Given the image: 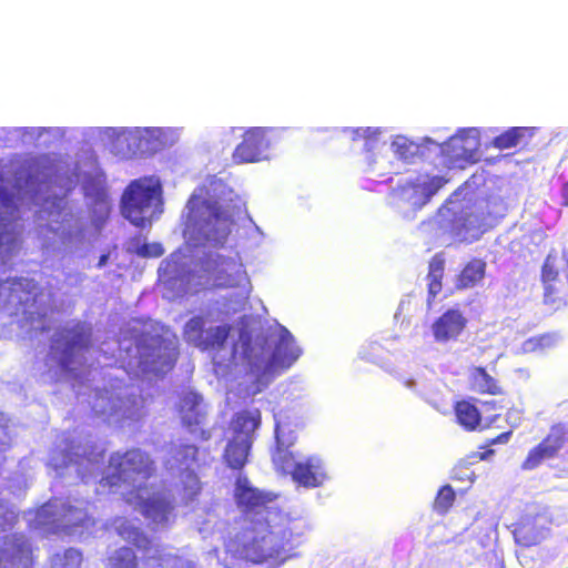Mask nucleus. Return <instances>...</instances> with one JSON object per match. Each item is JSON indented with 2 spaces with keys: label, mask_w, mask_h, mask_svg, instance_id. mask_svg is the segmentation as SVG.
Returning <instances> with one entry per match:
<instances>
[{
  "label": "nucleus",
  "mask_w": 568,
  "mask_h": 568,
  "mask_svg": "<svg viewBox=\"0 0 568 568\" xmlns=\"http://www.w3.org/2000/svg\"><path fill=\"white\" fill-rule=\"evenodd\" d=\"M301 354L302 351L296 345L294 336L284 326L280 328L278 338L267 361L268 342L266 336L257 337L254 345L250 338L243 342L242 356L251 373L272 374L278 369L285 371L298 359Z\"/></svg>",
  "instance_id": "1"
},
{
  "label": "nucleus",
  "mask_w": 568,
  "mask_h": 568,
  "mask_svg": "<svg viewBox=\"0 0 568 568\" xmlns=\"http://www.w3.org/2000/svg\"><path fill=\"white\" fill-rule=\"evenodd\" d=\"M161 186L149 179L132 181L125 189L121 210L133 225L145 227L161 213Z\"/></svg>",
  "instance_id": "2"
},
{
  "label": "nucleus",
  "mask_w": 568,
  "mask_h": 568,
  "mask_svg": "<svg viewBox=\"0 0 568 568\" xmlns=\"http://www.w3.org/2000/svg\"><path fill=\"white\" fill-rule=\"evenodd\" d=\"M187 207L189 219L205 240L222 245L231 233L232 219L220 203L192 194Z\"/></svg>",
  "instance_id": "3"
},
{
  "label": "nucleus",
  "mask_w": 568,
  "mask_h": 568,
  "mask_svg": "<svg viewBox=\"0 0 568 568\" xmlns=\"http://www.w3.org/2000/svg\"><path fill=\"white\" fill-rule=\"evenodd\" d=\"M92 344V329L83 322L61 327L53 339L52 349L60 353V366L68 371L74 357L88 351Z\"/></svg>",
  "instance_id": "4"
},
{
  "label": "nucleus",
  "mask_w": 568,
  "mask_h": 568,
  "mask_svg": "<svg viewBox=\"0 0 568 568\" xmlns=\"http://www.w3.org/2000/svg\"><path fill=\"white\" fill-rule=\"evenodd\" d=\"M204 271L207 281L216 288L241 287L248 283L245 266L239 254L234 256H209L205 260Z\"/></svg>",
  "instance_id": "5"
},
{
  "label": "nucleus",
  "mask_w": 568,
  "mask_h": 568,
  "mask_svg": "<svg viewBox=\"0 0 568 568\" xmlns=\"http://www.w3.org/2000/svg\"><path fill=\"white\" fill-rule=\"evenodd\" d=\"M268 131L270 129L261 126L246 129L242 135V141L232 153L233 163H254L263 160L266 150L270 148Z\"/></svg>",
  "instance_id": "6"
},
{
  "label": "nucleus",
  "mask_w": 568,
  "mask_h": 568,
  "mask_svg": "<svg viewBox=\"0 0 568 568\" xmlns=\"http://www.w3.org/2000/svg\"><path fill=\"white\" fill-rule=\"evenodd\" d=\"M83 508L72 506L61 498H51L38 511L40 523L55 528L78 525L82 519Z\"/></svg>",
  "instance_id": "7"
},
{
  "label": "nucleus",
  "mask_w": 568,
  "mask_h": 568,
  "mask_svg": "<svg viewBox=\"0 0 568 568\" xmlns=\"http://www.w3.org/2000/svg\"><path fill=\"white\" fill-rule=\"evenodd\" d=\"M33 564V550L23 535H12L3 539L0 568H32Z\"/></svg>",
  "instance_id": "8"
},
{
  "label": "nucleus",
  "mask_w": 568,
  "mask_h": 568,
  "mask_svg": "<svg viewBox=\"0 0 568 568\" xmlns=\"http://www.w3.org/2000/svg\"><path fill=\"white\" fill-rule=\"evenodd\" d=\"M549 520L540 514L524 515L513 525L515 542L523 548L539 545L548 532Z\"/></svg>",
  "instance_id": "9"
},
{
  "label": "nucleus",
  "mask_w": 568,
  "mask_h": 568,
  "mask_svg": "<svg viewBox=\"0 0 568 568\" xmlns=\"http://www.w3.org/2000/svg\"><path fill=\"white\" fill-rule=\"evenodd\" d=\"M42 293V287L30 278H13L0 285V297H6V302L14 306L34 304Z\"/></svg>",
  "instance_id": "10"
},
{
  "label": "nucleus",
  "mask_w": 568,
  "mask_h": 568,
  "mask_svg": "<svg viewBox=\"0 0 568 568\" xmlns=\"http://www.w3.org/2000/svg\"><path fill=\"white\" fill-rule=\"evenodd\" d=\"M234 497L243 514L250 515L266 509L268 504L278 498V495L258 490L250 486L247 479H237Z\"/></svg>",
  "instance_id": "11"
},
{
  "label": "nucleus",
  "mask_w": 568,
  "mask_h": 568,
  "mask_svg": "<svg viewBox=\"0 0 568 568\" xmlns=\"http://www.w3.org/2000/svg\"><path fill=\"white\" fill-rule=\"evenodd\" d=\"M446 182L447 180L443 176L418 174L414 180H407L403 184H399L398 189L403 194H408L416 204L425 205Z\"/></svg>",
  "instance_id": "12"
},
{
  "label": "nucleus",
  "mask_w": 568,
  "mask_h": 568,
  "mask_svg": "<svg viewBox=\"0 0 568 568\" xmlns=\"http://www.w3.org/2000/svg\"><path fill=\"white\" fill-rule=\"evenodd\" d=\"M467 318L458 308H449L432 324L434 339L437 343L456 341L467 326Z\"/></svg>",
  "instance_id": "13"
},
{
  "label": "nucleus",
  "mask_w": 568,
  "mask_h": 568,
  "mask_svg": "<svg viewBox=\"0 0 568 568\" xmlns=\"http://www.w3.org/2000/svg\"><path fill=\"white\" fill-rule=\"evenodd\" d=\"M469 134V129H463L450 136L440 146L443 155L452 162L470 161L477 151L478 141Z\"/></svg>",
  "instance_id": "14"
},
{
  "label": "nucleus",
  "mask_w": 568,
  "mask_h": 568,
  "mask_svg": "<svg viewBox=\"0 0 568 568\" xmlns=\"http://www.w3.org/2000/svg\"><path fill=\"white\" fill-rule=\"evenodd\" d=\"M556 257L548 254L541 266V283L544 285V303L554 308L565 304L564 295L557 288L559 282V271L556 266Z\"/></svg>",
  "instance_id": "15"
},
{
  "label": "nucleus",
  "mask_w": 568,
  "mask_h": 568,
  "mask_svg": "<svg viewBox=\"0 0 568 568\" xmlns=\"http://www.w3.org/2000/svg\"><path fill=\"white\" fill-rule=\"evenodd\" d=\"M565 442V428L559 425L552 426L548 435L529 452L526 462H541L544 459L554 458L561 449Z\"/></svg>",
  "instance_id": "16"
},
{
  "label": "nucleus",
  "mask_w": 568,
  "mask_h": 568,
  "mask_svg": "<svg viewBox=\"0 0 568 568\" xmlns=\"http://www.w3.org/2000/svg\"><path fill=\"white\" fill-rule=\"evenodd\" d=\"M149 351L142 359V364L149 371L160 374L170 371L174 366L176 354L164 341L158 339L154 345L149 347Z\"/></svg>",
  "instance_id": "17"
},
{
  "label": "nucleus",
  "mask_w": 568,
  "mask_h": 568,
  "mask_svg": "<svg viewBox=\"0 0 568 568\" xmlns=\"http://www.w3.org/2000/svg\"><path fill=\"white\" fill-rule=\"evenodd\" d=\"M453 412L456 423L466 432L481 428L483 416L475 399H459L454 403Z\"/></svg>",
  "instance_id": "18"
},
{
  "label": "nucleus",
  "mask_w": 568,
  "mask_h": 568,
  "mask_svg": "<svg viewBox=\"0 0 568 568\" xmlns=\"http://www.w3.org/2000/svg\"><path fill=\"white\" fill-rule=\"evenodd\" d=\"M469 385L471 390L480 395L498 396L504 394L499 381L483 366H475L470 369Z\"/></svg>",
  "instance_id": "19"
},
{
  "label": "nucleus",
  "mask_w": 568,
  "mask_h": 568,
  "mask_svg": "<svg viewBox=\"0 0 568 568\" xmlns=\"http://www.w3.org/2000/svg\"><path fill=\"white\" fill-rule=\"evenodd\" d=\"M445 258L442 253L435 254L428 264L427 306L430 307L443 288Z\"/></svg>",
  "instance_id": "20"
},
{
  "label": "nucleus",
  "mask_w": 568,
  "mask_h": 568,
  "mask_svg": "<svg viewBox=\"0 0 568 568\" xmlns=\"http://www.w3.org/2000/svg\"><path fill=\"white\" fill-rule=\"evenodd\" d=\"M486 268L487 264L483 258H471L457 275L456 287L458 290L475 287L484 280Z\"/></svg>",
  "instance_id": "21"
},
{
  "label": "nucleus",
  "mask_w": 568,
  "mask_h": 568,
  "mask_svg": "<svg viewBox=\"0 0 568 568\" xmlns=\"http://www.w3.org/2000/svg\"><path fill=\"white\" fill-rule=\"evenodd\" d=\"M261 424V412L258 409H244L237 412L231 422L234 436H246L252 438L253 433Z\"/></svg>",
  "instance_id": "22"
},
{
  "label": "nucleus",
  "mask_w": 568,
  "mask_h": 568,
  "mask_svg": "<svg viewBox=\"0 0 568 568\" xmlns=\"http://www.w3.org/2000/svg\"><path fill=\"white\" fill-rule=\"evenodd\" d=\"M390 146L395 156L405 163H414L425 154L424 145L403 135L395 136Z\"/></svg>",
  "instance_id": "23"
},
{
  "label": "nucleus",
  "mask_w": 568,
  "mask_h": 568,
  "mask_svg": "<svg viewBox=\"0 0 568 568\" xmlns=\"http://www.w3.org/2000/svg\"><path fill=\"white\" fill-rule=\"evenodd\" d=\"M144 516L154 521H165L173 510V503L163 495L156 494L141 503Z\"/></svg>",
  "instance_id": "24"
},
{
  "label": "nucleus",
  "mask_w": 568,
  "mask_h": 568,
  "mask_svg": "<svg viewBox=\"0 0 568 568\" xmlns=\"http://www.w3.org/2000/svg\"><path fill=\"white\" fill-rule=\"evenodd\" d=\"M252 448V438L246 436H232L224 453V462H247Z\"/></svg>",
  "instance_id": "25"
},
{
  "label": "nucleus",
  "mask_w": 568,
  "mask_h": 568,
  "mask_svg": "<svg viewBox=\"0 0 568 568\" xmlns=\"http://www.w3.org/2000/svg\"><path fill=\"white\" fill-rule=\"evenodd\" d=\"M526 136H532V129L526 126H513L495 136L493 145L499 150L515 148Z\"/></svg>",
  "instance_id": "26"
},
{
  "label": "nucleus",
  "mask_w": 568,
  "mask_h": 568,
  "mask_svg": "<svg viewBox=\"0 0 568 568\" xmlns=\"http://www.w3.org/2000/svg\"><path fill=\"white\" fill-rule=\"evenodd\" d=\"M292 470L293 479L304 487H317L322 484L324 475L320 473L314 464H294Z\"/></svg>",
  "instance_id": "27"
},
{
  "label": "nucleus",
  "mask_w": 568,
  "mask_h": 568,
  "mask_svg": "<svg viewBox=\"0 0 568 568\" xmlns=\"http://www.w3.org/2000/svg\"><path fill=\"white\" fill-rule=\"evenodd\" d=\"M108 568H140V561L131 547H120L108 557Z\"/></svg>",
  "instance_id": "28"
},
{
  "label": "nucleus",
  "mask_w": 568,
  "mask_h": 568,
  "mask_svg": "<svg viewBox=\"0 0 568 568\" xmlns=\"http://www.w3.org/2000/svg\"><path fill=\"white\" fill-rule=\"evenodd\" d=\"M205 321L202 316H193L190 318L183 329L184 338L193 343L200 349L203 348L204 337H205Z\"/></svg>",
  "instance_id": "29"
},
{
  "label": "nucleus",
  "mask_w": 568,
  "mask_h": 568,
  "mask_svg": "<svg viewBox=\"0 0 568 568\" xmlns=\"http://www.w3.org/2000/svg\"><path fill=\"white\" fill-rule=\"evenodd\" d=\"M231 331L232 326L229 324L219 325L214 328L207 329L202 351L223 348Z\"/></svg>",
  "instance_id": "30"
},
{
  "label": "nucleus",
  "mask_w": 568,
  "mask_h": 568,
  "mask_svg": "<svg viewBox=\"0 0 568 568\" xmlns=\"http://www.w3.org/2000/svg\"><path fill=\"white\" fill-rule=\"evenodd\" d=\"M456 500V493L450 485L442 486L433 501V510L439 515H446Z\"/></svg>",
  "instance_id": "31"
},
{
  "label": "nucleus",
  "mask_w": 568,
  "mask_h": 568,
  "mask_svg": "<svg viewBox=\"0 0 568 568\" xmlns=\"http://www.w3.org/2000/svg\"><path fill=\"white\" fill-rule=\"evenodd\" d=\"M556 343L554 334L545 333L527 338L521 344L523 353H542L546 349L551 348Z\"/></svg>",
  "instance_id": "32"
},
{
  "label": "nucleus",
  "mask_w": 568,
  "mask_h": 568,
  "mask_svg": "<svg viewBox=\"0 0 568 568\" xmlns=\"http://www.w3.org/2000/svg\"><path fill=\"white\" fill-rule=\"evenodd\" d=\"M82 552L80 550L69 548L61 554H55L51 558V568H81Z\"/></svg>",
  "instance_id": "33"
},
{
  "label": "nucleus",
  "mask_w": 568,
  "mask_h": 568,
  "mask_svg": "<svg viewBox=\"0 0 568 568\" xmlns=\"http://www.w3.org/2000/svg\"><path fill=\"white\" fill-rule=\"evenodd\" d=\"M19 233L10 223H0V254H11L19 247Z\"/></svg>",
  "instance_id": "34"
},
{
  "label": "nucleus",
  "mask_w": 568,
  "mask_h": 568,
  "mask_svg": "<svg viewBox=\"0 0 568 568\" xmlns=\"http://www.w3.org/2000/svg\"><path fill=\"white\" fill-rule=\"evenodd\" d=\"M245 558L253 564H264L267 562L271 558L277 559L278 554L274 555L273 552L265 550L264 547L258 544V541L253 540L245 547Z\"/></svg>",
  "instance_id": "35"
},
{
  "label": "nucleus",
  "mask_w": 568,
  "mask_h": 568,
  "mask_svg": "<svg viewBox=\"0 0 568 568\" xmlns=\"http://www.w3.org/2000/svg\"><path fill=\"white\" fill-rule=\"evenodd\" d=\"M511 434H513L511 430H507V432L499 434L495 438L490 439L485 445L479 447V452L476 454V457H478L480 460H485V459L494 457L497 452V449L494 448V446H496L498 444L508 443Z\"/></svg>",
  "instance_id": "36"
},
{
  "label": "nucleus",
  "mask_w": 568,
  "mask_h": 568,
  "mask_svg": "<svg viewBox=\"0 0 568 568\" xmlns=\"http://www.w3.org/2000/svg\"><path fill=\"white\" fill-rule=\"evenodd\" d=\"M171 454L175 462H195L197 447L192 444H179L171 448Z\"/></svg>",
  "instance_id": "37"
},
{
  "label": "nucleus",
  "mask_w": 568,
  "mask_h": 568,
  "mask_svg": "<svg viewBox=\"0 0 568 568\" xmlns=\"http://www.w3.org/2000/svg\"><path fill=\"white\" fill-rule=\"evenodd\" d=\"M135 253L141 257H160L164 254V248L160 243H144L136 247Z\"/></svg>",
  "instance_id": "38"
},
{
  "label": "nucleus",
  "mask_w": 568,
  "mask_h": 568,
  "mask_svg": "<svg viewBox=\"0 0 568 568\" xmlns=\"http://www.w3.org/2000/svg\"><path fill=\"white\" fill-rule=\"evenodd\" d=\"M450 478L457 481H469L474 480V471L469 469L468 464H457L452 469Z\"/></svg>",
  "instance_id": "39"
},
{
  "label": "nucleus",
  "mask_w": 568,
  "mask_h": 568,
  "mask_svg": "<svg viewBox=\"0 0 568 568\" xmlns=\"http://www.w3.org/2000/svg\"><path fill=\"white\" fill-rule=\"evenodd\" d=\"M273 462H295V456L287 448H282L280 444L276 446V455L273 456Z\"/></svg>",
  "instance_id": "40"
},
{
  "label": "nucleus",
  "mask_w": 568,
  "mask_h": 568,
  "mask_svg": "<svg viewBox=\"0 0 568 568\" xmlns=\"http://www.w3.org/2000/svg\"><path fill=\"white\" fill-rule=\"evenodd\" d=\"M122 459H123L122 462H139V463H142V462H148L149 458L140 449H132V450L126 452L123 455Z\"/></svg>",
  "instance_id": "41"
},
{
  "label": "nucleus",
  "mask_w": 568,
  "mask_h": 568,
  "mask_svg": "<svg viewBox=\"0 0 568 568\" xmlns=\"http://www.w3.org/2000/svg\"><path fill=\"white\" fill-rule=\"evenodd\" d=\"M375 135V131H373L371 128H357L353 130V140H357L361 138L364 139H371Z\"/></svg>",
  "instance_id": "42"
},
{
  "label": "nucleus",
  "mask_w": 568,
  "mask_h": 568,
  "mask_svg": "<svg viewBox=\"0 0 568 568\" xmlns=\"http://www.w3.org/2000/svg\"><path fill=\"white\" fill-rule=\"evenodd\" d=\"M8 437V420L0 414V445L3 444V439Z\"/></svg>",
  "instance_id": "43"
},
{
  "label": "nucleus",
  "mask_w": 568,
  "mask_h": 568,
  "mask_svg": "<svg viewBox=\"0 0 568 568\" xmlns=\"http://www.w3.org/2000/svg\"><path fill=\"white\" fill-rule=\"evenodd\" d=\"M481 406L489 409L503 408V405H500L497 400H484L481 402Z\"/></svg>",
  "instance_id": "44"
},
{
  "label": "nucleus",
  "mask_w": 568,
  "mask_h": 568,
  "mask_svg": "<svg viewBox=\"0 0 568 568\" xmlns=\"http://www.w3.org/2000/svg\"><path fill=\"white\" fill-rule=\"evenodd\" d=\"M562 206L568 207V181L561 187Z\"/></svg>",
  "instance_id": "45"
},
{
  "label": "nucleus",
  "mask_w": 568,
  "mask_h": 568,
  "mask_svg": "<svg viewBox=\"0 0 568 568\" xmlns=\"http://www.w3.org/2000/svg\"><path fill=\"white\" fill-rule=\"evenodd\" d=\"M231 466V468L233 469H240L242 468L245 464L243 463H240V464H229Z\"/></svg>",
  "instance_id": "46"
},
{
  "label": "nucleus",
  "mask_w": 568,
  "mask_h": 568,
  "mask_svg": "<svg viewBox=\"0 0 568 568\" xmlns=\"http://www.w3.org/2000/svg\"><path fill=\"white\" fill-rule=\"evenodd\" d=\"M499 415H495L494 417H491L487 424V426H489L491 423H494L497 418H498Z\"/></svg>",
  "instance_id": "47"
},
{
  "label": "nucleus",
  "mask_w": 568,
  "mask_h": 568,
  "mask_svg": "<svg viewBox=\"0 0 568 568\" xmlns=\"http://www.w3.org/2000/svg\"><path fill=\"white\" fill-rule=\"evenodd\" d=\"M536 464L535 463H531V464H524V468H531L532 466H535Z\"/></svg>",
  "instance_id": "48"
},
{
  "label": "nucleus",
  "mask_w": 568,
  "mask_h": 568,
  "mask_svg": "<svg viewBox=\"0 0 568 568\" xmlns=\"http://www.w3.org/2000/svg\"><path fill=\"white\" fill-rule=\"evenodd\" d=\"M105 260H106V256H105V255H103V256L101 257V261H100L99 265H102V264L105 262Z\"/></svg>",
  "instance_id": "49"
}]
</instances>
